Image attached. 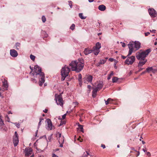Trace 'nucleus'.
<instances>
[{
	"label": "nucleus",
	"instance_id": "obj_42",
	"mask_svg": "<svg viewBox=\"0 0 157 157\" xmlns=\"http://www.w3.org/2000/svg\"><path fill=\"white\" fill-rule=\"evenodd\" d=\"M121 44L122 46V47H124L126 45L125 43L121 42Z\"/></svg>",
	"mask_w": 157,
	"mask_h": 157
},
{
	"label": "nucleus",
	"instance_id": "obj_3",
	"mask_svg": "<svg viewBox=\"0 0 157 157\" xmlns=\"http://www.w3.org/2000/svg\"><path fill=\"white\" fill-rule=\"evenodd\" d=\"M151 52L150 49H148L144 51L141 49L136 54V59L139 60H144L145 58Z\"/></svg>",
	"mask_w": 157,
	"mask_h": 157
},
{
	"label": "nucleus",
	"instance_id": "obj_14",
	"mask_svg": "<svg viewBox=\"0 0 157 157\" xmlns=\"http://www.w3.org/2000/svg\"><path fill=\"white\" fill-rule=\"evenodd\" d=\"M10 53L12 56L14 57H16L18 55L17 51L13 49L10 50Z\"/></svg>",
	"mask_w": 157,
	"mask_h": 157
},
{
	"label": "nucleus",
	"instance_id": "obj_38",
	"mask_svg": "<svg viewBox=\"0 0 157 157\" xmlns=\"http://www.w3.org/2000/svg\"><path fill=\"white\" fill-rule=\"evenodd\" d=\"M78 77V80L79 82H80L81 80V78H82V75L80 74H79Z\"/></svg>",
	"mask_w": 157,
	"mask_h": 157
},
{
	"label": "nucleus",
	"instance_id": "obj_13",
	"mask_svg": "<svg viewBox=\"0 0 157 157\" xmlns=\"http://www.w3.org/2000/svg\"><path fill=\"white\" fill-rule=\"evenodd\" d=\"M25 156H26V157H28L30 155L33 154V153L32 150V148H25Z\"/></svg>",
	"mask_w": 157,
	"mask_h": 157
},
{
	"label": "nucleus",
	"instance_id": "obj_28",
	"mask_svg": "<svg viewBox=\"0 0 157 157\" xmlns=\"http://www.w3.org/2000/svg\"><path fill=\"white\" fill-rule=\"evenodd\" d=\"M113 75V71H111V73L110 74L108 75V77L107 78V79L108 80H109L111 78L112 76Z\"/></svg>",
	"mask_w": 157,
	"mask_h": 157
},
{
	"label": "nucleus",
	"instance_id": "obj_32",
	"mask_svg": "<svg viewBox=\"0 0 157 157\" xmlns=\"http://www.w3.org/2000/svg\"><path fill=\"white\" fill-rule=\"evenodd\" d=\"M20 44L19 43H17L15 44V46L17 49H19L20 48Z\"/></svg>",
	"mask_w": 157,
	"mask_h": 157
},
{
	"label": "nucleus",
	"instance_id": "obj_21",
	"mask_svg": "<svg viewBox=\"0 0 157 157\" xmlns=\"http://www.w3.org/2000/svg\"><path fill=\"white\" fill-rule=\"evenodd\" d=\"M3 85L6 89L7 90L8 85L7 81L4 80V81L3 82Z\"/></svg>",
	"mask_w": 157,
	"mask_h": 157
},
{
	"label": "nucleus",
	"instance_id": "obj_18",
	"mask_svg": "<svg viewBox=\"0 0 157 157\" xmlns=\"http://www.w3.org/2000/svg\"><path fill=\"white\" fill-rule=\"evenodd\" d=\"M98 9L101 11H104L106 9V7L103 5H100L98 7Z\"/></svg>",
	"mask_w": 157,
	"mask_h": 157
},
{
	"label": "nucleus",
	"instance_id": "obj_29",
	"mask_svg": "<svg viewBox=\"0 0 157 157\" xmlns=\"http://www.w3.org/2000/svg\"><path fill=\"white\" fill-rule=\"evenodd\" d=\"M78 129H80V131L82 132H83V126L81 125H80L79 124L78 125Z\"/></svg>",
	"mask_w": 157,
	"mask_h": 157
},
{
	"label": "nucleus",
	"instance_id": "obj_35",
	"mask_svg": "<svg viewBox=\"0 0 157 157\" xmlns=\"http://www.w3.org/2000/svg\"><path fill=\"white\" fill-rule=\"evenodd\" d=\"M75 25L74 24H73L70 27V29L72 30H73L75 29Z\"/></svg>",
	"mask_w": 157,
	"mask_h": 157
},
{
	"label": "nucleus",
	"instance_id": "obj_12",
	"mask_svg": "<svg viewBox=\"0 0 157 157\" xmlns=\"http://www.w3.org/2000/svg\"><path fill=\"white\" fill-rule=\"evenodd\" d=\"M93 77L90 75H87L85 76L83 78V81L85 83L87 82H91L92 80Z\"/></svg>",
	"mask_w": 157,
	"mask_h": 157
},
{
	"label": "nucleus",
	"instance_id": "obj_6",
	"mask_svg": "<svg viewBox=\"0 0 157 157\" xmlns=\"http://www.w3.org/2000/svg\"><path fill=\"white\" fill-rule=\"evenodd\" d=\"M135 57L134 56L128 57L125 61V63L128 65H132L134 62Z\"/></svg>",
	"mask_w": 157,
	"mask_h": 157
},
{
	"label": "nucleus",
	"instance_id": "obj_44",
	"mask_svg": "<svg viewBox=\"0 0 157 157\" xmlns=\"http://www.w3.org/2000/svg\"><path fill=\"white\" fill-rule=\"evenodd\" d=\"M63 124H65V123H63V122H62V121H61L60 123V124L59 125V126H60L62 125Z\"/></svg>",
	"mask_w": 157,
	"mask_h": 157
},
{
	"label": "nucleus",
	"instance_id": "obj_25",
	"mask_svg": "<svg viewBox=\"0 0 157 157\" xmlns=\"http://www.w3.org/2000/svg\"><path fill=\"white\" fill-rule=\"evenodd\" d=\"M99 90L98 89L97 87L93 88V91H92V93L94 94H96L97 92L98 91H99Z\"/></svg>",
	"mask_w": 157,
	"mask_h": 157
},
{
	"label": "nucleus",
	"instance_id": "obj_1",
	"mask_svg": "<svg viewBox=\"0 0 157 157\" xmlns=\"http://www.w3.org/2000/svg\"><path fill=\"white\" fill-rule=\"evenodd\" d=\"M71 69L77 72H79L83 69L84 66V61L83 59H81L78 60L72 61L69 64Z\"/></svg>",
	"mask_w": 157,
	"mask_h": 157
},
{
	"label": "nucleus",
	"instance_id": "obj_36",
	"mask_svg": "<svg viewBox=\"0 0 157 157\" xmlns=\"http://www.w3.org/2000/svg\"><path fill=\"white\" fill-rule=\"evenodd\" d=\"M42 19L43 22H45L46 21V19L45 17L43 16L42 17Z\"/></svg>",
	"mask_w": 157,
	"mask_h": 157
},
{
	"label": "nucleus",
	"instance_id": "obj_40",
	"mask_svg": "<svg viewBox=\"0 0 157 157\" xmlns=\"http://www.w3.org/2000/svg\"><path fill=\"white\" fill-rule=\"evenodd\" d=\"M31 80L34 82L36 83L37 82V81L35 78H31Z\"/></svg>",
	"mask_w": 157,
	"mask_h": 157
},
{
	"label": "nucleus",
	"instance_id": "obj_24",
	"mask_svg": "<svg viewBox=\"0 0 157 157\" xmlns=\"http://www.w3.org/2000/svg\"><path fill=\"white\" fill-rule=\"evenodd\" d=\"M92 50H93V51L94 52V54L96 56L100 52L99 50L93 49V48Z\"/></svg>",
	"mask_w": 157,
	"mask_h": 157
},
{
	"label": "nucleus",
	"instance_id": "obj_56",
	"mask_svg": "<svg viewBox=\"0 0 157 157\" xmlns=\"http://www.w3.org/2000/svg\"><path fill=\"white\" fill-rule=\"evenodd\" d=\"M121 57H122V58L123 59H125L126 58V56H122Z\"/></svg>",
	"mask_w": 157,
	"mask_h": 157
},
{
	"label": "nucleus",
	"instance_id": "obj_11",
	"mask_svg": "<svg viewBox=\"0 0 157 157\" xmlns=\"http://www.w3.org/2000/svg\"><path fill=\"white\" fill-rule=\"evenodd\" d=\"M148 12L150 16L152 17H154L157 15V13L154 9L152 8L148 10Z\"/></svg>",
	"mask_w": 157,
	"mask_h": 157
},
{
	"label": "nucleus",
	"instance_id": "obj_20",
	"mask_svg": "<svg viewBox=\"0 0 157 157\" xmlns=\"http://www.w3.org/2000/svg\"><path fill=\"white\" fill-rule=\"evenodd\" d=\"M103 86V82L101 81L97 85L96 87L99 90H101Z\"/></svg>",
	"mask_w": 157,
	"mask_h": 157
},
{
	"label": "nucleus",
	"instance_id": "obj_9",
	"mask_svg": "<svg viewBox=\"0 0 157 157\" xmlns=\"http://www.w3.org/2000/svg\"><path fill=\"white\" fill-rule=\"evenodd\" d=\"M19 142L18 136L17 132H15L13 138V143L15 147H16Z\"/></svg>",
	"mask_w": 157,
	"mask_h": 157
},
{
	"label": "nucleus",
	"instance_id": "obj_23",
	"mask_svg": "<svg viewBox=\"0 0 157 157\" xmlns=\"http://www.w3.org/2000/svg\"><path fill=\"white\" fill-rule=\"evenodd\" d=\"M106 61V59H101L99 62L97 64V65L98 66H99L100 64H102L105 63Z\"/></svg>",
	"mask_w": 157,
	"mask_h": 157
},
{
	"label": "nucleus",
	"instance_id": "obj_39",
	"mask_svg": "<svg viewBox=\"0 0 157 157\" xmlns=\"http://www.w3.org/2000/svg\"><path fill=\"white\" fill-rule=\"evenodd\" d=\"M68 2H69V6H70V8H71L72 6V2L71 1H69Z\"/></svg>",
	"mask_w": 157,
	"mask_h": 157
},
{
	"label": "nucleus",
	"instance_id": "obj_59",
	"mask_svg": "<svg viewBox=\"0 0 157 157\" xmlns=\"http://www.w3.org/2000/svg\"><path fill=\"white\" fill-rule=\"evenodd\" d=\"M114 67L115 68V69H116L117 68V67L116 66V64L115 63L114 65Z\"/></svg>",
	"mask_w": 157,
	"mask_h": 157
},
{
	"label": "nucleus",
	"instance_id": "obj_51",
	"mask_svg": "<svg viewBox=\"0 0 157 157\" xmlns=\"http://www.w3.org/2000/svg\"><path fill=\"white\" fill-rule=\"evenodd\" d=\"M96 94H95L92 93V97L93 98H95L96 97Z\"/></svg>",
	"mask_w": 157,
	"mask_h": 157
},
{
	"label": "nucleus",
	"instance_id": "obj_30",
	"mask_svg": "<svg viewBox=\"0 0 157 157\" xmlns=\"http://www.w3.org/2000/svg\"><path fill=\"white\" fill-rule=\"evenodd\" d=\"M86 153L84 152L82 157H85L87 156L88 155H90L89 153L87 151H86Z\"/></svg>",
	"mask_w": 157,
	"mask_h": 157
},
{
	"label": "nucleus",
	"instance_id": "obj_61",
	"mask_svg": "<svg viewBox=\"0 0 157 157\" xmlns=\"http://www.w3.org/2000/svg\"><path fill=\"white\" fill-rule=\"evenodd\" d=\"M44 120V118H40V121H41V122L42 121Z\"/></svg>",
	"mask_w": 157,
	"mask_h": 157
},
{
	"label": "nucleus",
	"instance_id": "obj_46",
	"mask_svg": "<svg viewBox=\"0 0 157 157\" xmlns=\"http://www.w3.org/2000/svg\"><path fill=\"white\" fill-rule=\"evenodd\" d=\"M101 147L103 148L104 149L105 148V146L104 144H101Z\"/></svg>",
	"mask_w": 157,
	"mask_h": 157
},
{
	"label": "nucleus",
	"instance_id": "obj_54",
	"mask_svg": "<svg viewBox=\"0 0 157 157\" xmlns=\"http://www.w3.org/2000/svg\"><path fill=\"white\" fill-rule=\"evenodd\" d=\"M137 152L138 153L136 155V157H137V156H138L140 155V152L139 151H137Z\"/></svg>",
	"mask_w": 157,
	"mask_h": 157
},
{
	"label": "nucleus",
	"instance_id": "obj_43",
	"mask_svg": "<svg viewBox=\"0 0 157 157\" xmlns=\"http://www.w3.org/2000/svg\"><path fill=\"white\" fill-rule=\"evenodd\" d=\"M31 69V72H30L29 74H31V73H32L33 71V68L31 67V66H30L29 67Z\"/></svg>",
	"mask_w": 157,
	"mask_h": 157
},
{
	"label": "nucleus",
	"instance_id": "obj_53",
	"mask_svg": "<svg viewBox=\"0 0 157 157\" xmlns=\"http://www.w3.org/2000/svg\"><path fill=\"white\" fill-rule=\"evenodd\" d=\"M87 87L88 88H89L90 90L91 89V86L90 85H88L87 86Z\"/></svg>",
	"mask_w": 157,
	"mask_h": 157
},
{
	"label": "nucleus",
	"instance_id": "obj_49",
	"mask_svg": "<svg viewBox=\"0 0 157 157\" xmlns=\"http://www.w3.org/2000/svg\"><path fill=\"white\" fill-rule=\"evenodd\" d=\"M41 121H39V124H38V128H39L40 126L41 125Z\"/></svg>",
	"mask_w": 157,
	"mask_h": 157
},
{
	"label": "nucleus",
	"instance_id": "obj_41",
	"mask_svg": "<svg viewBox=\"0 0 157 157\" xmlns=\"http://www.w3.org/2000/svg\"><path fill=\"white\" fill-rule=\"evenodd\" d=\"M66 115H67V114L65 113L62 116V119H64L65 118Z\"/></svg>",
	"mask_w": 157,
	"mask_h": 157
},
{
	"label": "nucleus",
	"instance_id": "obj_47",
	"mask_svg": "<svg viewBox=\"0 0 157 157\" xmlns=\"http://www.w3.org/2000/svg\"><path fill=\"white\" fill-rule=\"evenodd\" d=\"M149 34H150L149 32H147V33H145V35L146 36H147Z\"/></svg>",
	"mask_w": 157,
	"mask_h": 157
},
{
	"label": "nucleus",
	"instance_id": "obj_22",
	"mask_svg": "<svg viewBox=\"0 0 157 157\" xmlns=\"http://www.w3.org/2000/svg\"><path fill=\"white\" fill-rule=\"evenodd\" d=\"M146 71L148 72H150L151 71L152 72L154 73L155 71V70L153 69L152 67H150L146 69Z\"/></svg>",
	"mask_w": 157,
	"mask_h": 157
},
{
	"label": "nucleus",
	"instance_id": "obj_4",
	"mask_svg": "<svg viewBox=\"0 0 157 157\" xmlns=\"http://www.w3.org/2000/svg\"><path fill=\"white\" fill-rule=\"evenodd\" d=\"M70 71V69L66 65L62 67L61 71L62 81L64 80L65 78L68 76Z\"/></svg>",
	"mask_w": 157,
	"mask_h": 157
},
{
	"label": "nucleus",
	"instance_id": "obj_33",
	"mask_svg": "<svg viewBox=\"0 0 157 157\" xmlns=\"http://www.w3.org/2000/svg\"><path fill=\"white\" fill-rule=\"evenodd\" d=\"M30 59L33 61H34L35 58V56L32 54L30 55Z\"/></svg>",
	"mask_w": 157,
	"mask_h": 157
},
{
	"label": "nucleus",
	"instance_id": "obj_57",
	"mask_svg": "<svg viewBox=\"0 0 157 157\" xmlns=\"http://www.w3.org/2000/svg\"><path fill=\"white\" fill-rule=\"evenodd\" d=\"M144 68H140L138 70V72H140V71L142 70Z\"/></svg>",
	"mask_w": 157,
	"mask_h": 157
},
{
	"label": "nucleus",
	"instance_id": "obj_8",
	"mask_svg": "<svg viewBox=\"0 0 157 157\" xmlns=\"http://www.w3.org/2000/svg\"><path fill=\"white\" fill-rule=\"evenodd\" d=\"M128 47L129 49L128 53L127 56H130L132 52L134 50V43L133 42H130L128 44Z\"/></svg>",
	"mask_w": 157,
	"mask_h": 157
},
{
	"label": "nucleus",
	"instance_id": "obj_16",
	"mask_svg": "<svg viewBox=\"0 0 157 157\" xmlns=\"http://www.w3.org/2000/svg\"><path fill=\"white\" fill-rule=\"evenodd\" d=\"M143 61H140L139 62V63L138 64V67H141L144 65L146 63L147 61V59H144V60H143Z\"/></svg>",
	"mask_w": 157,
	"mask_h": 157
},
{
	"label": "nucleus",
	"instance_id": "obj_37",
	"mask_svg": "<svg viewBox=\"0 0 157 157\" xmlns=\"http://www.w3.org/2000/svg\"><path fill=\"white\" fill-rule=\"evenodd\" d=\"M14 124L16 125V126L18 128H19L20 127V124L19 123H14Z\"/></svg>",
	"mask_w": 157,
	"mask_h": 157
},
{
	"label": "nucleus",
	"instance_id": "obj_55",
	"mask_svg": "<svg viewBox=\"0 0 157 157\" xmlns=\"http://www.w3.org/2000/svg\"><path fill=\"white\" fill-rule=\"evenodd\" d=\"M48 110V109H45L44 110H43V111L46 113L47 112Z\"/></svg>",
	"mask_w": 157,
	"mask_h": 157
},
{
	"label": "nucleus",
	"instance_id": "obj_48",
	"mask_svg": "<svg viewBox=\"0 0 157 157\" xmlns=\"http://www.w3.org/2000/svg\"><path fill=\"white\" fill-rule=\"evenodd\" d=\"M52 157H59L57 155H55L54 154H53Z\"/></svg>",
	"mask_w": 157,
	"mask_h": 157
},
{
	"label": "nucleus",
	"instance_id": "obj_17",
	"mask_svg": "<svg viewBox=\"0 0 157 157\" xmlns=\"http://www.w3.org/2000/svg\"><path fill=\"white\" fill-rule=\"evenodd\" d=\"M93 52L92 50H89L87 48H85L84 51V54L86 55H88L91 53Z\"/></svg>",
	"mask_w": 157,
	"mask_h": 157
},
{
	"label": "nucleus",
	"instance_id": "obj_63",
	"mask_svg": "<svg viewBox=\"0 0 157 157\" xmlns=\"http://www.w3.org/2000/svg\"><path fill=\"white\" fill-rule=\"evenodd\" d=\"M131 149L132 150H134V151H136V150H135L134 149V148L133 147H131Z\"/></svg>",
	"mask_w": 157,
	"mask_h": 157
},
{
	"label": "nucleus",
	"instance_id": "obj_26",
	"mask_svg": "<svg viewBox=\"0 0 157 157\" xmlns=\"http://www.w3.org/2000/svg\"><path fill=\"white\" fill-rule=\"evenodd\" d=\"M105 104L106 105H107L109 103V102L111 101H113V100L111 98H108L107 101H106L105 100H104Z\"/></svg>",
	"mask_w": 157,
	"mask_h": 157
},
{
	"label": "nucleus",
	"instance_id": "obj_45",
	"mask_svg": "<svg viewBox=\"0 0 157 157\" xmlns=\"http://www.w3.org/2000/svg\"><path fill=\"white\" fill-rule=\"evenodd\" d=\"M109 60L111 62H113L114 60V59L113 58H109Z\"/></svg>",
	"mask_w": 157,
	"mask_h": 157
},
{
	"label": "nucleus",
	"instance_id": "obj_64",
	"mask_svg": "<svg viewBox=\"0 0 157 157\" xmlns=\"http://www.w3.org/2000/svg\"><path fill=\"white\" fill-rule=\"evenodd\" d=\"M142 142L143 144H144L145 143V142L143 140L142 141Z\"/></svg>",
	"mask_w": 157,
	"mask_h": 157
},
{
	"label": "nucleus",
	"instance_id": "obj_50",
	"mask_svg": "<svg viewBox=\"0 0 157 157\" xmlns=\"http://www.w3.org/2000/svg\"><path fill=\"white\" fill-rule=\"evenodd\" d=\"M36 74V73H35V72H33V73H31V74H32V76H34V77H35V75H36V74Z\"/></svg>",
	"mask_w": 157,
	"mask_h": 157
},
{
	"label": "nucleus",
	"instance_id": "obj_27",
	"mask_svg": "<svg viewBox=\"0 0 157 157\" xmlns=\"http://www.w3.org/2000/svg\"><path fill=\"white\" fill-rule=\"evenodd\" d=\"M119 78L116 77H114L112 78V82L113 83L117 82Z\"/></svg>",
	"mask_w": 157,
	"mask_h": 157
},
{
	"label": "nucleus",
	"instance_id": "obj_31",
	"mask_svg": "<svg viewBox=\"0 0 157 157\" xmlns=\"http://www.w3.org/2000/svg\"><path fill=\"white\" fill-rule=\"evenodd\" d=\"M79 16L82 19H85L86 18V17L83 16V14L81 13H79Z\"/></svg>",
	"mask_w": 157,
	"mask_h": 157
},
{
	"label": "nucleus",
	"instance_id": "obj_5",
	"mask_svg": "<svg viewBox=\"0 0 157 157\" xmlns=\"http://www.w3.org/2000/svg\"><path fill=\"white\" fill-rule=\"evenodd\" d=\"M56 136L58 137V140L60 144L59 146L60 147H63V144L64 143V137L63 136H61V134L59 132H58L56 134Z\"/></svg>",
	"mask_w": 157,
	"mask_h": 157
},
{
	"label": "nucleus",
	"instance_id": "obj_34",
	"mask_svg": "<svg viewBox=\"0 0 157 157\" xmlns=\"http://www.w3.org/2000/svg\"><path fill=\"white\" fill-rule=\"evenodd\" d=\"M52 137V134L48 137V140L49 142H51Z\"/></svg>",
	"mask_w": 157,
	"mask_h": 157
},
{
	"label": "nucleus",
	"instance_id": "obj_19",
	"mask_svg": "<svg viewBox=\"0 0 157 157\" xmlns=\"http://www.w3.org/2000/svg\"><path fill=\"white\" fill-rule=\"evenodd\" d=\"M101 48V44L99 42H97L95 46H94L93 48V49H97L99 50Z\"/></svg>",
	"mask_w": 157,
	"mask_h": 157
},
{
	"label": "nucleus",
	"instance_id": "obj_62",
	"mask_svg": "<svg viewBox=\"0 0 157 157\" xmlns=\"http://www.w3.org/2000/svg\"><path fill=\"white\" fill-rule=\"evenodd\" d=\"M73 103L75 105H77L78 104L77 102H73Z\"/></svg>",
	"mask_w": 157,
	"mask_h": 157
},
{
	"label": "nucleus",
	"instance_id": "obj_7",
	"mask_svg": "<svg viewBox=\"0 0 157 157\" xmlns=\"http://www.w3.org/2000/svg\"><path fill=\"white\" fill-rule=\"evenodd\" d=\"M55 100L56 102H57V104L62 106L63 105V99L61 95H56V94L55 95Z\"/></svg>",
	"mask_w": 157,
	"mask_h": 157
},
{
	"label": "nucleus",
	"instance_id": "obj_10",
	"mask_svg": "<svg viewBox=\"0 0 157 157\" xmlns=\"http://www.w3.org/2000/svg\"><path fill=\"white\" fill-rule=\"evenodd\" d=\"M46 121L47 123V126L46 127V129L48 130H52L53 126L51 120L48 118L46 119Z\"/></svg>",
	"mask_w": 157,
	"mask_h": 157
},
{
	"label": "nucleus",
	"instance_id": "obj_58",
	"mask_svg": "<svg viewBox=\"0 0 157 157\" xmlns=\"http://www.w3.org/2000/svg\"><path fill=\"white\" fill-rule=\"evenodd\" d=\"M147 155H148L150 156L151 155V154L149 152H147Z\"/></svg>",
	"mask_w": 157,
	"mask_h": 157
},
{
	"label": "nucleus",
	"instance_id": "obj_2",
	"mask_svg": "<svg viewBox=\"0 0 157 157\" xmlns=\"http://www.w3.org/2000/svg\"><path fill=\"white\" fill-rule=\"evenodd\" d=\"M34 72L36 73V75H39V85L40 86H42L45 82L44 74L41 71V68L37 65L35 66L34 67Z\"/></svg>",
	"mask_w": 157,
	"mask_h": 157
},
{
	"label": "nucleus",
	"instance_id": "obj_15",
	"mask_svg": "<svg viewBox=\"0 0 157 157\" xmlns=\"http://www.w3.org/2000/svg\"><path fill=\"white\" fill-rule=\"evenodd\" d=\"M134 48L136 49L135 51H137L139 50L140 47V43L139 41H136L134 42Z\"/></svg>",
	"mask_w": 157,
	"mask_h": 157
},
{
	"label": "nucleus",
	"instance_id": "obj_60",
	"mask_svg": "<svg viewBox=\"0 0 157 157\" xmlns=\"http://www.w3.org/2000/svg\"><path fill=\"white\" fill-rule=\"evenodd\" d=\"M94 0H88L89 2H93Z\"/></svg>",
	"mask_w": 157,
	"mask_h": 157
},
{
	"label": "nucleus",
	"instance_id": "obj_52",
	"mask_svg": "<svg viewBox=\"0 0 157 157\" xmlns=\"http://www.w3.org/2000/svg\"><path fill=\"white\" fill-rule=\"evenodd\" d=\"M151 32H152L153 33H155V32L156 30H150Z\"/></svg>",
	"mask_w": 157,
	"mask_h": 157
}]
</instances>
